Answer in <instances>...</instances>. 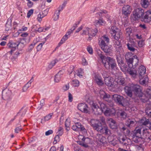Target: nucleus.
I'll return each instance as SVG.
<instances>
[{"instance_id": "obj_30", "label": "nucleus", "mask_w": 151, "mask_h": 151, "mask_svg": "<svg viewBox=\"0 0 151 151\" xmlns=\"http://www.w3.org/2000/svg\"><path fill=\"white\" fill-rule=\"evenodd\" d=\"M122 34V32L120 30H119V31L116 32L112 36L115 40H118L121 37Z\"/></svg>"}, {"instance_id": "obj_45", "label": "nucleus", "mask_w": 151, "mask_h": 151, "mask_svg": "<svg viewBox=\"0 0 151 151\" xmlns=\"http://www.w3.org/2000/svg\"><path fill=\"white\" fill-rule=\"evenodd\" d=\"M52 114V113H50L45 116L44 117V121H47L50 119Z\"/></svg>"}, {"instance_id": "obj_20", "label": "nucleus", "mask_w": 151, "mask_h": 151, "mask_svg": "<svg viewBox=\"0 0 151 151\" xmlns=\"http://www.w3.org/2000/svg\"><path fill=\"white\" fill-rule=\"evenodd\" d=\"M136 121L134 119H128L126 122L125 124L128 127H133L135 124Z\"/></svg>"}, {"instance_id": "obj_9", "label": "nucleus", "mask_w": 151, "mask_h": 151, "mask_svg": "<svg viewBox=\"0 0 151 151\" xmlns=\"http://www.w3.org/2000/svg\"><path fill=\"white\" fill-rule=\"evenodd\" d=\"M72 129L74 131H78L79 130L83 131L85 132L86 129L84 127L79 123H77L75 124V125L73 126Z\"/></svg>"}, {"instance_id": "obj_39", "label": "nucleus", "mask_w": 151, "mask_h": 151, "mask_svg": "<svg viewBox=\"0 0 151 151\" xmlns=\"http://www.w3.org/2000/svg\"><path fill=\"white\" fill-rule=\"evenodd\" d=\"M90 123L91 125L93 127L97 123H99V122L97 120L92 119L91 120Z\"/></svg>"}, {"instance_id": "obj_14", "label": "nucleus", "mask_w": 151, "mask_h": 151, "mask_svg": "<svg viewBox=\"0 0 151 151\" xmlns=\"http://www.w3.org/2000/svg\"><path fill=\"white\" fill-rule=\"evenodd\" d=\"M116 113L115 110L113 108L109 109L108 108L105 111L104 114L107 116H111L114 115Z\"/></svg>"}, {"instance_id": "obj_22", "label": "nucleus", "mask_w": 151, "mask_h": 151, "mask_svg": "<svg viewBox=\"0 0 151 151\" xmlns=\"http://www.w3.org/2000/svg\"><path fill=\"white\" fill-rule=\"evenodd\" d=\"M124 90L127 95L130 97H132V91L133 90L132 86L130 87L126 86L124 88Z\"/></svg>"}, {"instance_id": "obj_41", "label": "nucleus", "mask_w": 151, "mask_h": 151, "mask_svg": "<svg viewBox=\"0 0 151 151\" xmlns=\"http://www.w3.org/2000/svg\"><path fill=\"white\" fill-rule=\"evenodd\" d=\"M56 63V62L55 60L52 61L48 65L47 68V69L49 70L52 68Z\"/></svg>"}, {"instance_id": "obj_47", "label": "nucleus", "mask_w": 151, "mask_h": 151, "mask_svg": "<svg viewBox=\"0 0 151 151\" xmlns=\"http://www.w3.org/2000/svg\"><path fill=\"white\" fill-rule=\"evenodd\" d=\"M72 83L73 85L75 87H78L79 85V81L76 80H73Z\"/></svg>"}, {"instance_id": "obj_40", "label": "nucleus", "mask_w": 151, "mask_h": 151, "mask_svg": "<svg viewBox=\"0 0 151 151\" xmlns=\"http://www.w3.org/2000/svg\"><path fill=\"white\" fill-rule=\"evenodd\" d=\"M24 40V39H22L21 40V42L17 44V47L20 49H21L23 48L24 46V43L23 42V41Z\"/></svg>"}, {"instance_id": "obj_19", "label": "nucleus", "mask_w": 151, "mask_h": 151, "mask_svg": "<svg viewBox=\"0 0 151 151\" xmlns=\"http://www.w3.org/2000/svg\"><path fill=\"white\" fill-rule=\"evenodd\" d=\"M100 133L105 134V135H109L111 133L110 130L107 126L102 127V129Z\"/></svg>"}, {"instance_id": "obj_50", "label": "nucleus", "mask_w": 151, "mask_h": 151, "mask_svg": "<svg viewBox=\"0 0 151 151\" xmlns=\"http://www.w3.org/2000/svg\"><path fill=\"white\" fill-rule=\"evenodd\" d=\"M140 122L143 125H146L149 124V121L148 119H146L144 121V119L141 120L140 121Z\"/></svg>"}, {"instance_id": "obj_46", "label": "nucleus", "mask_w": 151, "mask_h": 151, "mask_svg": "<svg viewBox=\"0 0 151 151\" xmlns=\"http://www.w3.org/2000/svg\"><path fill=\"white\" fill-rule=\"evenodd\" d=\"M66 4V2H64L58 8V12L60 13V12L65 7Z\"/></svg>"}, {"instance_id": "obj_17", "label": "nucleus", "mask_w": 151, "mask_h": 151, "mask_svg": "<svg viewBox=\"0 0 151 151\" xmlns=\"http://www.w3.org/2000/svg\"><path fill=\"white\" fill-rule=\"evenodd\" d=\"M64 73L63 70H60L55 75L54 79L55 82L58 83L59 82Z\"/></svg>"}, {"instance_id": "obj_23", "label": "nucleus", "mask_w": 151, "mask_h": 151, "mask_svg": "<svg viewBox=\"0 0 151 151\" xmlns=\"http://www.w3.org/2000/svg\"><path fill=\"white\" fill-rule=\"evenodd\" d=\"M99 94L100 97L106 100L110 97L109 94H107L103 91L101 90L99 92Z\"/></svg>"}, {"instance_id": "obj_3", "label": "nucleus", "mask_w": 151, "mask_h": 151, "mask_svg": "<svg viewBox=\"0 0 151 151\" xmlns=\"http://www.w3.org/2000/svg\"><path fill=\"white\" fill-rule=\"evenodd\" d=\"M109 39L106 36H102L99 39V45L101 49L107 54L111 52V47L108 45Z\"/></svg>"}, {"instance_id": "obj_57", "label": "nucleus", "mask_w": 151, "mask_h": 151, "mask_svg": "<svg viewBox=\"0 0 151 151\" xmlns=\"http://www.w3.org/2000/svg\"><path fill=\"white\" fill-rule=\"evenodd\" d=\"M107 120V122L109 124V125L110 124L115 122V121L114 120L110 118H108Z\"/></svg>"}, {"instance_id": "obj_34", "label": "nucleus", "mask_w": 151, "mask_h": 151, "mask_svg": "<svg viewBox=\"0 0 151 151\" xmlns=\"http://www.w3.org/2000/svg\"><path fill=\"white\" fill-rule=\"evenodd\" d=\"M102 126L101 124L100 123H97L93 127L94 129L100 132L102 129Z\"/></svg>"}, {"instance_id": "obj_7", "label": "nucleus", "mask_w": 151, "mask_h": 151, "mask_svg": "<svg viewBox=\"0 0 151 151\" xmlns=\"http://www.w3.org/2000/svg\"><path fill=\"white\" fill-rule=\"evenodd\" d=\"M96 32L95 30L91 28H90L88 27H86L83 30V32L81 34L82 35H88L92 36H94Z\"/></svg>"}, {"instance_id": "obj_43", "label": "nucleus", "mask_w": 151, "mask_h": 151, "mask_svg": "<svg viewBox=\"0 0 151 151\" xmlns=\"http://www.w3.org/2000/svg\"><path fill=\"white\" fill-rule=\"evenodd\" d=\"M132 29L130 28H128L126 29L125 34L127 36H130L131 33Z\"/></svg>"}, {"instance_id": "obj_16", "label": "nucleus", "mask_w": 151, "mask_h": 151, "mask_svg": "<svg viewBox=\"0 0 151 151\" xmlns=\"http://www.w3.org/2000/svg\"><path fill=\"white\" fill-rule=\"evenodd\" d=\"M47 13L48 11L46 10H45L43 12H40L37 16V20L39 22H40L42 20V18L46 16Z\"/></svg>"}, {"instance_id": "obj_55", "label": "nucleus", "mask_w": 151, "mask_h": 151, "mask_svg": "<svg viewBox=\"0 0 151 151\" xmlns=\"http://www.w3.org/2000/svg\"><path fill=\"white\" fill-rule=\"evenodd\" d=\"M45 42L41 43L37 47V51H40L42 49L43 45L44 44Z\"/></svg>"}, {"instance_id": "obj_33", "label": "nucleus", "mask_w": 151, "mask_h": 151, "mask_svg": "<svg viewBox=\"0 0 151 151\" xmlns=\"http://www.w3.org/2000/svg\"><path fill=\"white\" fill-rule=\"evenodd\" d=\"M69 36H68L67 35H65L62 38L60 42L58 43L57 47H60L62 44L68 38Z\"/></svg>"}, {"instance_id": "obj_25", "label": "nucleus", "mask_w": 151, "mask_h": 151, "mask_svg": "<svg viewBox=\"0 0 151 151\" xmlns=\"http://www.w3.org/2000/svg\"><path fill=\"white\" fill-rule=\"evenodd\" d=\"M104 24L105 22L102 19L96 20L94 22V24L97 27L102 25Z\"/></svg>"}, {"instance_id": "obj_54", "label": "nucleus", "mask_w": 151, "mask_h": 151, "mask_svg": "<svg viewBox=\"0 0 151 151\" xmlns=\"http://www.w3.org/2000/svg\"><path fill=\"white\" fill-rule=\"evenodd\" d=\"M36 43L35 42H33L30 45L28 48L29 51H31L33 49L34 46L36 44Z\"/></svg>"}, {"instance_id": "obj_49", "label": "nucleus", "mask_w": 151, "mask_h": 151, "mask_svg": "<svg viewBox=\"0 0 151 151\" xmlns=\"http://www.w3.org/2000/svg\"><path fill=\"white\" fill-rule=\"evenodd\" d=\"M60 12H58L56 13H55L54 14V17H53V20L54 21H56L58 19H59V15H60Z\"/></svg>"}, {"instance_id": "obj_60", "label": "nucleus", "mask_w": 151, "mask_h": 151, "mask_svg": "<svg viewBox=\"0 0 151 151\" xmlns=\"http://www.w3.org/2000/svg\"><path fill=\"white\" fill-rule=\"evenodd\" d=\"M34 10L33 9H30L29 10L27 13V17L29 18L30 16L33 14Z\"/></svg>"}, {"instance_id": "obj_42", "label": "nucleus", "mask_w": 151, "mask_h": 151, "mask_svg": "<svg viewBox=\"0 0 151 151\" xmlns=\"http://www.w3.org/2000/svg\"><path fill=\"white\" fill-rule=\"evenodd\" d=\"M63 133V129L61 127H60L58 129V131L57 134L58 135L61 136Z\"/></svg>"}, {"instance_id": "obj_51", "label": "nucleus", "mask_w": 151, "mask_h": 151, "mask_svg": "<svg viewBox=\"0 0 151 151\" xmlns=\"http://www.w3.org/2000/svg\"><path fill=\"white\" fill-rule=\"evenodd\" d=\"M109 125L110 127L112 129H114L116 128L117 125L116 124V122H115L110 124Z\"/></svg>"}, {"instance_id": "obj_36", "label": "nucleus", "mask_w": 151, "mask_h": 151, "mask_svg": "<svg viewBox=\"0 0 151 151\" xmlns=\"http://www.w3.org/2000/svg\"><path fill=\"white\" fill-rule=\"evenodd\" d=\"M99 104H100V108L101 110V112H102L104 111L105 110H106L108 108L107 107L106 105L104 104V103H102V102L101 101L99 102Z\"/></svg>"}, {"instance_id": "obj_31", "label": "nucleus", "mask_w": 151, "mask_h": 151, "mask_svg": "<svg viewBox=\"0 0 151 151\" xmlns=\"http://www.w3.org/2000/svg\"><path fill=\"white\" fill-rule=\"evenodd\" d=\"M141 4L142 7L146 8L148 7L150 2L148 0H141Z\"/></svg>"}, {"instance_id": "obj_35", "label": "nucleus", "mask_w": 151, "mask_h": 151, "mask_svg": "<svg viewBox=\"0 0 151 151\" xmlns=\"http://www.w3.org/2000/svg\"><path fill=\"white\" fill-rule=\"evenodd\" d=\"M95 80L97 83L99 85H101L104 84L101 77L96 76H95Z\"/></svg>"}, {"instance_id": "obj_27", "label": "nucleus", "mask_w": 151, "mask_h": 151, "mask_svg": "<svg viewBox=\"0 0 151 151\" xmlns=\"http://www.w3.org/2000/svg\"><path fill=\"white\" fill-rule=\"evenodd\" d=\"M115 47L116 48V50L119 52H122V51L123 48H122L120 42L118 41L116 42V44L115 45Z\"/></svg>"}, {"instance_id": "obj_58", "label": "nucleus", "mask_w": 151, "mask_h": 151, "mask_svg": "<svg viewBox=\"0 0 151 151\" xmlns=\"http://www.w3.org/2000/svg\"><path fill=\"white\" fill-rule=\"evenodd\" d=\"M65 124V127H70V121L69 119H66Z\"/></svg>"}, {"instance_id": "obj_18", "label": "nucleus", "mask_w": 151, "mask_h": 151, "mask_svg": "<svg viewBox=\"0 0 151 151\" xmlns=\"http://www.w3.org/2000/svg\"><path fill=\"white\" fill-rule=\"evenodd\" d=\"M9 47L12 49L10 51V53L11 54H12V52L15 50V48L17 47V43L15 42H9L7 45Z\"/></svg>"}, {"instance_id": "obj_8", "label": "nucleus", "mask_w": 151, "mask_h": 151, "mask_svg": "<svg viewBox=\"0 0 151 151\" xmlns=\"http://www.w3.org/2000/svg\"><path fill=\"white\" fill-rule=\"evenodd\" d=\"M142 129L136 128V130L134 131L132 135L133 141L135 142L138 141V139L141 137V130Z\"/></svg>"}, {"instance_id": "obj_2", "label": "nucleus", "mask_w": 151, "mask_h": 151, "mask_svg": "<svg viewBox=\"0 0 151 151\" xmlns=\"http://www.w3.org/2000/svg\"><path fill=\"white\" fill-rule=\"evenodd\" d=\"M102 53V52L100 50L97 52L98 56L101 60L104 67L107 69L111 68L112 70H116L117 68L115 60L112 58L106 57Z\"/></svg>"}, {"instance_id": "obj_48", "label": "nucleus", "mask_w": 151, "mask_h": 151, "mask_svg": "<svg viewBox=\"0 0 151 151\" xmlns=\"http://www.w3.org/2000/svg\"><path fill=\"white\" fill-rule=\"evenodd\" d=\"M145 112L147 115L150 116V117H151V110L150 108L147 107Z\"/></svg>"}, {"instance_id": "obj_62", "label": "nucleus", "mask_w": 151, "mask_h": 151, "mask_svg": "<svg viewBox=\"0 0 151 151\" xmlns=\"http://www.w3.org/2000/svg\"><path fill=\"white\" fill-rule=\"evenodd\" d=\"M82 64L84 66L88 65V62L86 59L85 58H83L82 60Z\"/></svg>"}, {"instance_id": "obj_63", "label": "nucleus", "mask_w": 151, "mask_h": 151, "mask_svg": "<svg viewBox=\"0 0 151 151\" xmlns=\"http://www.w3.org/2000/svg\"><path fill=\"white\" fill-rule=\"evenodd\" d=\"M87 50L88 52L90 54H92L93 53V50L92 48L91 47H87Z\"/></svg>"}, {"instance_id": "obj_26", "label": "nucleus", "mask_w": 151, "mask_h": 151, "mask_svg": "<svg viewBox=\"0 0 151 151\" xmlns=\"http://www.w3.org/2000/svg\"><path fill=\"white\" fill-rule=\"evenodd\" d=\"M127 46L128 49L130 51L134 52L136 50V49L134 48V47H135V45L134 43H133L131 42H130V43H128L127 44Z\"/></svg>"}, {"instance_id": "obj_44", "label": "nucleus", "mask_w": 151, "mask_h": 151, "mask_svg": "<svg viewBox=\"0 0 151 151\" xmlns=\"http://www.w3.org/2000/svg\"><path fill=\"white\" fill-rule=\"evenodd\" d=\"M83 70L82 69H81L78 70L77 72L76 73L77 75L80 78L82 77L83 74Z\"/></svg>"}, {"instance_id": "obj_37", "label": "nucleus", "mask_w": 151, "mask_h": 151, "mask_svg": "<svg viewBox=\"0 0 151 151\" xmlns=\"http://www.w3.org/2000/svg\"><path fill=\"white\" fill-rule=\"evenodd\" d=\"M31 80L29 81L23 87L22 89L23 91L24 92H26L28 88L31 86V84L32 81H31Z\"/></svg>"}, {"instance_id": "obj_6", "label": "nucleus", "mask_w": 151, "mask_h": 151, "mask_svg": "<svg viewBox=\"0 0 151 151\" xmlns=\"http://www.w3.org/2000/svg\"><path fill=\"white\" fill-rule=\"evenodd\" d=\"M2 98L8 101L11 98V91L8 89L6 88L2 92Z\"/></svg>"}, {"instance_id": "obj_52", "label": "nucleus", "mask_w": 151, "mask_h": 151, "mask_svg": "<svg viewBox=\"0 0 151 151\" xmlns=\"http://www.w3.org/2000/svg\"><path fill=\"white\" fill-rule=\"evenodd\" d=\"M146 93V95H147V96H148L149 98H150L151 97V90L150 89H147Z\"/></svg>"}, {"instance_id": "obj_53", "label": "nucleus", "mask_w": 151, "mask_h": 151, "mask_svg": "<svg viewBox=\"0 0 151 151\" xmlns=\"http://www.w3.org/2000/svg\"><path fill=\"white\" fill-rule=\"evenodd\" d=\"M120 116L122 118L124 119L127 117V114L125 112L123 111L120 113Z\"/></svg>"}, {"instance_id": "obj_12", "label": "nucleus", "mask_w": 151, "mask_h": 151, "mask_svg": "<svg viewBox=\"0 0 151 151\" xmlns=\"http://www.w3.org/2000/svg\"><path fill=\"white\" fill-rule=\"evenodd\" d=\"M132 90L134 91L135 94L137 96H140L141 93V87L138 85H135L132 86Z\"/></svg>"}, {"instance_id": "obj_32", "label": "nucleus", "mask_w": 151, "mask_h": 151, "mask_svg": "<svg viewBox=\"0 0 151 151\" xmlns=\"http://www.w3.org/2000/svg\"><path fill=\"white\" fill-rule=\"evenodd\" d=\"M96 137L97 139L101 142L104 143L105 142V138L101 134H97Z\"/></svg>"}, {"instance_id": "obj_21", "label": "nucleus", "mask_w": 151, "mask_h": 151, "mask_svg": "<svg viewBox=\"0 0 151 151\" xmlns=\"http://www.w3.org/2000/svg\"><path fill=\"white\" fill-rule=\"evenodd\" d=\"M146 68L143 65H141L139 68L138 70V73L139 74V77H142L144 76L146 73Z\"/></svg>"}, {"instance_id": "obj_13", "label": "nucleus", "mask_w": 151, "mask_h": 151, "mask_svg": "<svg viewBox=\"0 0 151 151\" xmlns=\"http://www.w3.org/2000/svg\"><path fill=\"white\" fill-rule=\"evenodd\" d=\"M113 99L116 102L118 103L119 104L122 105V101L123 99V96L117 94L113 95Z\"/></svg>"}, {"instance_id": "obj_28", "label": "nucleus", "mask_w": 151, "mask_h": 151, "mask_svg": "<svg viewBox=\"0 0 151 151\" xmlns=\"http://www.w3.org/2000/svg\"><path fill=\"white\" fill-rule=\"evenodd\" d=\"M119 29H118L116 27L112 26L110 29V33L111 35L112 36L116 32L119 31Z\"/></svg>"}, {"instance_id": "obj_24", "label": "nucleus", "mask_w": 151, "mask_h": 151, "mask_svg": "<svg viewBox=\"0 0 151 151\" xmlns=\"http://www.w3.org/2000/svg\"><path fill=\"white\" fill-rule=\"evenodd\" d=\"M104 81L105 84L108 86L111 87H114V85L112 84V83L110 80V78L109 77H106L105 78Z\"/></svg>"}, {"instance_id": "obj_38", "label": "nucleus", "mask_w": 151, "mask_h": 151, "mask_svg": "<svg viewBox=\"0 0 151 151\" xmlns=\"http://www.w3.org/2000/svg\"><path fill=\"white\" fill-rule=\"evenodd\" d=\"M129 74L132 77L134 78H136L137 76V72L135 70H133L131 69H130L128 71Z\"/></svg>"}, {"instance_id": "obj_5", "label": "nucleus", "mask_w": 151, "mask_h": 151, "mask_svg": "<svg viewBox=\"0 0 151 151\" xmlns=\"http://www.w3.org/2000/svg\"><path fill=\"white\" fill-rule=\"evenodd\" d=\"M92 112L95 115H99L101 113V110L96 103L92 101L91 103Z\"/></svg>"}, {"instance_id": "obj_15", "label": "nucleus", "mask_w": 151, "mask_h": 151, "mask_svg": "<svg viewBox=\"0 0 151 151\" xmlns=\"http://www.w3.org/2000/svg\"><path fill=\"white\" fill-rule=\"evenodd\" d=\"M140 79L139 82L140 84L146 85L148 81V78L146 76H144L142 77H139Z\"/></svg>"}, {"instance_id": "obj_56", "label": "nucleus", "mask_w": 151, "mask_h": 151, "mask_svg": "<svg viewBox=\"0 0 151 151\" xmlns=\"http://www.w3.org/2000/svg\"><path fill=\"white\" fill-rule=\"evenodd\" d=\"M118 82L120 83L121 84H123L124 83V79L122 78L121 76L119 77Z\"/></svg>"}, {"instance_id": "obj_29", "label": "nucleus", "mask_w": 151, "mask_h": 151, "mask_svg": "<svg viewBox=\"0 0 151 151\" xmlns=\"http://www.w3.org/2000/svg\"><path fill=\"white\" fill-rule=\"evenodd\" d=\"M12 29V21L11 19H8L5 26V30L8 31Z\"/></svg>"}, {"instance_id": "obj_1", "label": "nucleus", "mask_w": 151, "mask_h": 151, "mask_svg": "<svg viewBox=\"0 0 151 151\" xmlns=\"http://www.w3.org/2000/svg\"><path fill=\"white\" fill-rule=\"evenodd\" d=\"M144 11L141 8H137L134 10L132 16V19L134 20H137L140 18H142V21L145 23H148L150 22L151 16H149L151 14V11L149 10L146 12V14L143 18Z\"/></svg>"}, {"instance_id": "obj_10", "label": "nucleus", "mask_w": 151, "mask_h": 151, "mask_svg": "<svg viewBox=\"0 0 151 151\" xmlns=\"http://www.w3.org/2000/svg\"><path fill=\"white\" fill-rule=\"evenodd\" d=\"M132 10L131 7L128 5H124L122 10V14L125 16H128L129 15Z\"/></svg>"}, {"instance_id": "obj_61", "label": "nucleus", "mask_w": 151, "mask_h": 151, "mask_svg": "<svg viewBox=\"0 0 151 151\" xmlns=\"http://www.w3.org/2000/svg\"><path fill=\"white\" fill-rule=\"evenodd\" d=\"M48 29V28H46L45 29H43L41 27H39L38 28L37 30H36V31L39 32H45L46 30H47Z\"/></svg>"}, {"instance_id": "obj_59", "label": "nucleus", "mask_w": 151, "mask_h": 151, "mask_svg": "<svg viewBox=\"0 0 151 151\" xmlns=\"http://www.w3.org/2000/svg\"><path fill=\"white\" fill-rule=\"evenodd\" d=\"M126 0H119L118 4L120 6H122L125 4Z\"/></svg>"}, {"instance_id": "obj_4", "label": "nucleus", "mask_w": 151, "mask_h": 151, "mask_svg": "<svg viewBox=\"0 0 151 151\" xmlns=\"http://www.w3.org/2000/svg\"><path fill=\"white\" fill-rule=\"evenodd\" d=\"M127 61L130 68H134L138 65L139 60L137 56H134L132 58L127 59Z\"/></svg>"}, {"instance_id": "obj_64", "label": "nucleus", "mask_w": 151, "mask_h": 151, "mask_svg": "<svg viewBox=\"0 0 151 151\" xmlns=\"http://www.w3.org/2000/svg\"><path fill=\"white\" fill-rule=\"evenodd\" d=\"M126 139L125 137H122V138L119 137L118 140L120 143H123L126 140Z\"/></svg>"}, {"instance_id": "obj_11", "label": "nucleus", "mask_w": 151, "mask_h": 151, "mask_svg": "<svg viewBox=\"0 0 151 151\" xmlns=\"http://www.w3.org/2000/svg\"><path fill=\"white\" fill-rule=\"evenodd\" d=\"M78 108L79 110L85 113H87L89 112L88 107L87 104L84 103L79 104Z\"/></svg>"}]
</instances>
